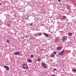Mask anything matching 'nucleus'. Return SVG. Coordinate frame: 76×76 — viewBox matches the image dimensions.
Listing matches in <instances>:
<instances>
[{
	"instance_id": "obj_14",
	"label": "nucleus",
	"mask_w": 76,
	"mask_h": 76,
	"mask_svg": "<svg viewBox=\"0 0 76 76\" xmlns=\"http://www.w3.org/2000/svg\"><path fill=\"white\" fill-rule=\"evenodd\" d=\"M53 54L54 55H56V52L55 51H54L53 52Z\"/></svg>"
},
{
	"instance_id": "obj_8",
	"label": "nucleus",
	"mask_w": 76,
	"mask_h": 76,
	"mask_svg": "<svg viewBox=\"0 0 76 76\" xmlns=\"http://www.w3.org/2000/svg\"><path fill=\"white\" fill-rule=\"evenodd\" d=\"M62 19L64 20H66V16L64 15L62 18Z\"/></svg>"
},
{
	"instance_id": "obj_13",
	"label": "nucleus",
	"mask_w": 76,
	"mask_h": 76,
	"mask_svg": "<svg viewBox=\"0 0 76 76\" xmlns=\"http://www.w3.org/2000/svg\"><path fill=\"white\" fill-rule=\"evenodd\" d=\"M6 69L7 70H9V67L8 66L7 67Z\"/></svg>"
},
{
	"instance_id": "obj_5",
	"label": "nucleus",
	"mask_w": 76,
	"mask_h": 76,
	"mask_svg": "<svg viewBox=\"0 0 76 76\" xmlns=\"http://www.w3.org/2000/svg\"><path fill=\"white\" fill-rule=\"evenodd\" d=\"M43 34L46 37H47V38H48L49 37L48 34L47 33H46L45 32H43Z\"/></svg>"
},
{
	"instance_id": "obj_20",
	"label": "nucleus",
	"mask_w": 76,
	"mask_h": 76,
	"mask_svg": "<svg viewBox=\"0 0 76 76\" xmlns=\"http://www.w3.org/2000/svg\"><path fill=\"white\" fill-rule=\"evenodd\" d=\"M73 72H76V70L75 69H73Z\"/></svg>"
},
{
	"instance_id": "obj_26",
	"label": "nucleus",
	"mask_w": 76,
	"mask_h": 76,
	"mask_svg": "<svg viewBox=\"0 0 76 76\" xmlns=\"http://www.w3.org/2000/svg\"><path fill=\"white\" fill-rule=\"evenodd\" d=\"M41 26H44V24H41Z\"/></svg>"
},
{
	"instance_id": "obj_27",
	"label": "nucleus",
	"mask_w": 76,
	"mask_h": 76,
	"mask_svg": "<svg viewBox=\"0 0 76 76\" xmlns=\"http://www.w3.org/2000/svg\"><path fill=\"white\" fill-rule=\"evenodd\" d=\"M28 18H29V17L28 16H27V17H26V19H28Z\"/></svg>"
},
{
	"instance_id": "obj_4",
	"label": "nucleus",
	"mask_w": 76,
	"mask_h": 76,
	"mask_svg": "<svg viewBox=\"0 0 76 76\" xmlns=\"http://www.w3.org/2000/svg\"><path fill=\"white\" fill-rule=\"evenodd\" d=\"M42 65L43 67H44V68H47V65H46V64H45V63H42Z\"/></svg>"
},
{
	"instance_id": "obj_31",
	"label": "nucleus",
	"mask_w": 76,
	"mask_h": 76,
	"mask_svg": "<svg viewBox=\"0 0 76 76\" xmlns=\"http://www.w3.org/2000/svg\"><path fill=\"white\" fill-rule=\"evenodd\" d=\"M43 51H44V50H43Z\"/></svg>"
},
{
	"instance_id": "obj_22",
	"label": "nucleus",
	"mask_w": 76,
	"mask_h": 76,
	"mask_svg": "<svg viewBox=\"0 0 76 76\" xmlns=\"http://www.w3.org/2000/svg\"><path fill=\"white\" fill-rule=\"evenodd\" d=\"M8 26H10V24H8Z\"/></svg>"
},
{
	"instance_id": "obj_11",
	"label": "nucleus",
	"mask_w": 76,
	"mask_h": 76,
	"mask_svg": "<svg viewBox=\"0 0 76 76\" xmlns=\"http://www.w3.org/2000/svg\"><path fill=\"white\" fill-rule=\"evenodd\" d=\"M69 36H72V33H69Z\"/></svg>"
},
{
	"instance_id": "obj_30",
	"label": "nucleus",
	"mask_w": 76,
	"mask_h": 76,
	"mask_svg": "<svg viewBox=\"0 0 76 76\" xmlns=\"http://www.w3.org/2000/svg\"><path fill=\"white\" fill-rule=\"evenodd\" d=\"M37 36H38V35H37Z\"/></svg>"
},
{
	"instance_id": "obj_28",
	"label": "nucleus",
	"mask_w": 76,
	"mask_h": 76,
	"mask_svg": "<svg viewBox=\"0 0 76 76\" xmlns=\"http://www.w3.org/2000/svg\"><path fill=\"white\" fill-rule=\"evenodd\" d=\"M1 4H1V3H0V5H1Z\"/></svg>"
},
{
	"instance_id": "obj_6",
	"label": "nucleus",
	"mask_w": 76,
	"mask_h": 76,
	"mask_svg": "<svg viewBox=\"0 0 76 76\" xmlns=\"http://www.w3.org/2000/svg\"><path fill=\"white\" fill-rule=\"evenodd\" d=\"M64 50H63L61 52L59 53L58 54L60 56H61V55H62L64 53Z\"/></svg>"
},
{
	"instance_id": "obj_2",
	"label": "nucleus",
	"mask_w": 76,
	"mask_h": 76,
	"mask_svg": "<svg viewBox=\"0 0 76 76\" xmlns=\"http://www.w3.org/2000/svg\"><path fill=\"white\" fill-rule=\"evenodd\" d=\"M67 37L66 36H64L61 39V41H62V42L64 41H66L67 40Z\"/></svg>"
},
{
	"instance_id": "obj_18",
	"label": "nucleus",
	"mask_w": 76,
	"mask_h": 76,
	"mask_svg": "<svg viewBox=\"0 0 76 76\" xmlns=\"http://www.w3.org/2000/svg\"><path fill=\"white\" fill-rule=\"evenodd\" d=\"M42 34V33H39V36H41V35Z\"/></svg>"
},
{
	"instance_id": "obj_25",
	"label": "nucleus",
	"mask_w": 76,
	"mask_h": 76,
	"mask_svg": "<svg viewBox=\"0 0 76 76\" xmlns=\"http://www.w3.org/2000/svg\"><path fill=\"white\" fill-rule=\"evenodd\" d=\"M32 24H33V23H31V24H30V26H32Z\"/></svg>"
},
{
	"instance_id": "obj_12",
	"label": "nucleus",
	"mask_w": 76,
	"mask_h": 76,
	"mask_svg": "<svg viewBox=\"0 0 76 76\" xmlns=\"http://www.w3.org/2000/svg\"><path fill=\"white\" fill-rule=\"evenodd\" d=\"M28 61L29 63H31V60L30 59H28Z\"/></svg>"
},
{
	"instance_id": "obj_7",
	"label": "nucleus",
	"mask_w": 76,
	"mask_h": 76,
	"mask_svg": "<svg viewBox=\"0 0 76 76\" xmlns=\"http://www.w3.org/2000/svg\"><path fill=\"white\" fill-rule=\"evenodd\" d=\"M6 41L7 42V43H8V44H9V43H10V40H8V39H7L6 40Z\"/></svg>"
},
{
	"instance_id": "obj_24",
	"label": "nucleus",
	"mask_w": 76,
	"mask_h": 76,
	"mask_svg": "<svg viewBox=\"0 0 76 76\" xmlns=\"http://www.w3.org/2000/svg\"><path fill=\"white\" fill-rule=\"evenodd\" d=\"M52 76H56L55 75H54V74H53L52 75Z\"/></svg>"
},
{
	"instance_id": "obj_15",
	"label": "nucleus",
	"mask_w": 76,
	"mask_h": 76,
	"mask_svg": "<svg viewBox=\"0 0 76 76\" xmlns=\"http://www.w3.org/2000/svg\"><path fill=\"white\" fill-rule=\"evenodd\" d=\"M51 57H55V55H51Z\"/></svg>"
},
{
	"instance_id": "obj_17",
	"label": "nucleus",
	"mask_w": 76,
	"mask_h": 76,
	"mask_svg": "<svg viewBox=\"0 0 76 76\" xmlns=\"http://www.w3.org/2000/svg\"><path fill=\"white\" fill-rule=\"evenodd\" d=\"M37 61H38V62H39V61H40V58H38L37 59Z\"/></svg>"
},
{
	"instance_id": "obj_29",
	"label": "nucleus",
	"mask_w": 76,
	"mask_h": 76,
	"mask_svg": "<svg viewBox=\"0 0 76 76\" xmlns=\"http://www.w3.org/2000/svg\"><path fill=\"white\" fill-rule=\"evenodd\" d=\"M15 35H16L17 34H16V33H15Z\"/></svg>"
},
{
	"instance_id": "obj_1",
	"label": "nucleus",
	"mask_w": 76,
	"mask_h": 76,
	"mask_svg": "<svg viewBox=\"0 0 76 76\" xmlns=\"http://www.w3.org/2000/svg\"><path fill=\"white\" fill-rule=\"evenodd\" d=\"M23 67L24 69L27 70V69H28V65L26 64H24L23 65Z\"/></svg>"
},
{
	"instance_id": "obj_21",
	"label": "nucleus",
	"mask_w": 76,
	"mask_h": 76,
	"mask_svg": "<svg viewBox=\"0 0 76 76\" xmlns=\"http://www.w3.org/2000/svg\"><path fill=\"white\" fill-rule=\"evenodd\" d=\"M56 70H57V69H56V68H54V71H56Z\"/></svg>"
},
{
	"instance_id": "obj_9",
	"label": "nucleus",
	"mask_w": 76,
	"mask_h": 76,
	"mask_svg": "<svg viewBox=\"0 0 76 76\" xmlns=\"http://www.w3.org/2000/svg\"><path fill=\"white\" fill-rule=\"evenodd\" d=\"M62 48V47H58L57 48V49L58 50H60Z\"/></svg>"
},
{
	"instance_id": "obj_23",
	"label": "nucleus",
	"mask_w": 76,
	"mask_h": 76,
	"mask_svg": "<svg viewBox=\"0 0 76 76\" xmlns=\"http://www.w3.org/2000/svg\"><path fill=\"white\" fill-rule=\"evenodd\" d=\"M59 2H60L61 1V0H58Z\"/></svg>"
},
{
	"instance_id": "obj_16",
	"label": "nucleus",
	"mask_w": 76,
	"mask_h": 76,
	"mask_svg": "<svg viewBox=\"0 0 76 76\" xmlns=\"http://www.w3.org/2000/svg\"><path fill=\"white\" fill-rule=\"evenodd\" d=\"M33 57H34V55H31L30 56V57H31V58H33Z\"/></svg>"
},
{
	"instance_id": "obj_10",
	"label": "nucleus",
	"mask_w": 76,
	"mask_h": 76,
	"mask_svg": "<svg viewBox=\"0 0 76 76\" xmlns=\"http://www.w3.org/2000/svg\"><path fill=\"white\" fill-rule=\"evenodd\" d=\"M67 7L68 10H69L70 9V6H69V5H68L67 6Z\"/></svg>"
},
{
	"instance_id": "obj_19",
	"label": "nucleus",
	"mask_w": 76,
	"mask_h": 76,
	"mask_svg": "<svg viewBox=\"0 0 76 76\" xmlns=\"http://www.w3.org/2000/svg\"><path fill=\"white\" fill-rule=\"evenodd\" d=\"M8 66H4V68H5V69H6Z\"/></svg>"
},
{
	"instance_id": "obj_3",
	"label": "nucleus",
	"mask_w": 76,
	"mask_h": 76,
	"mask_svg": "<svg viewBox=\"0 0 76 76\" xmlns=\"http://www.w3.org/2000/svg\"><path fill=\"white\" fill-rule=\"evenodd\" d=\"M15 56H17V55H18V56H20V53L19 51L16 52L15 54Z\"/></svg>"
}]
</instances>
